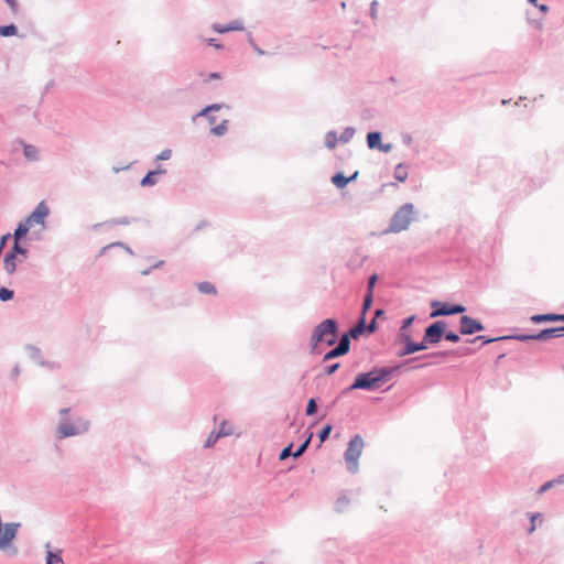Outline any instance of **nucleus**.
Returning <instances> with one entry per match:
<instances>
[{
    "mask_svg": "<svg viewBox=\"0 0 564 564\" xmlns=\"http://www.w3.org/2000/svg\"><path fill=\"white\" fill-rule=\"evenodd\" d=\"M500 339H501L500 337L494 338V337H488V336H484V335H478V336L474 337L473 339H470V343L479 341V343H481V346H485V345L491 344V343L500 340Z\"/></svg>",
    "mask_w": 564,
    "mask_h": 564,
    "instance_id": "58836bf2",
    "label": "nucleus"
},
{
    "mask_svg": "<svg viewBox=\"0 0 564 564\" xmlns=\"http://www.w3.org/2000/svg\"><path fill=\"white\" fill-rule=\"evenodd\" d=\"M384 372L380 367H372L369 371L359 372L354 381L351 389H359L365 391H375L382 387L386 382Z\"/></svg>",
    "mask_w": 564,
    "mask_h": 564,
    "instance_id": "7ed1b4c3",
    "label": "nucleus"
},
{
    "mask_svg": "<svg viewBox=\"0 0 564 564\" xmlns=\"http://www.w3.org/2000/svg\"><path fill=\"white\" fill-rule=\"evenodd\" d=\"M395 344H402V348L397 351V356L402 358L425 350V345L421 341H414L411 335L397 334Z\"/></svg>",
    "mask_w": 564,
    "mask_h": 564,
    "instance_id": "0eeeda50",
    "label": "nucleus"
},
{
    "mask_svg": "<svg viewBox=\"0 0 564 564\" xmlns=\"http://www.w3.org/2000/svg\"><path fill=\"white\" fill-rule=\"evenodd\" d=\"M172 150L166 148L164 150H162L155 158H154V163H159L161 161H167L172 158Z\"/></svg>",
    "mask_w": 564,
    "mask_h": 564,
    "instance_id": "a19ab883",
    "label": "nucleus"
},
{
    "mask_svg": "<svg viewBox=\"0 0 564 564\" xmlns=\"http://www.w3.org/2000/svg\"><path fill=\"white\" fill-rule=\"evenodd\" d=\"M221 78V74L218 73V72H214V73H209L207 78L205 79V82H210V80H216V79H220Z\"/></svg>",
    "mask_w": 564,
    "mask_h": 564,
    "instance_id": "0e129e2a",
    "label": "nucleus"
},
{
    "mask_svg": "<svg viewBox=\"0 0 564 564\" xmlns=\"http://www.w3.org/2000/svg\"><path fill=\"white\" fill-rule=\"evenodd\" d=\"M164 264V261L160 260L148 269L141 271L142 275H149L154 269H158Z\"/></svg>",
    "mask_w": 564,
    "mask_h": 564,
    "instance_id": "5fc2aeb1",
    "label": "nucleus"
},
{
    "mask_svg": "<svg viewBox=\"0 0 564 564\" xmlns=\"http://www.w3.org/2000/svg\"><path fill=\"white\" fill-rule=\"evenodd\" d=\"M392 143H381V145L377 149L383 153H389L392 150Z\"/></svg>",
    "mask_w": 564,
    "mask_h": 564,
    "instance_id": "bf43d9fd",
    "label": "nucleus"
},
{
    "mask_svg": "<svg viewBox=\"0 0 564 564\" xmlns=\"http://www.w3.org/2000/svg\"><path fill=\"white\" fill-rule=\"evenodd\" d=\"M339 367H340L339 362H334V364L327 365L323 368V373L326 376H332L339 369Z\"/></svg>",
    "mask_w": 564,
    "mask_h": 564,
    "instance_id": "49530a36",
    "label": "nucleus"
},
{
    "mask_svg": "<svg viewBox=\"0 0 564 564\" xmlns=\"http://www.w3.org/2000/svg\"><path fill=\"white\" fill-rule=\"evenodd\" d=\"M377 281H378V274L377 273H373V274H371L369 276L368 282H367L366 294L373 295V290H375Z\"/></svg>",
    "mask_w": 564,
    "mask_h": 564,
    "instance_id": "c03bdc74",
    "label": "nucleus"
},
{
    "mask_svg": "<svg viewBox=\"0 0 564 564\" xmlns=\"http://www.w3.org/2000/svg\"><path fill=\"white\" fill-rule=\"evenodd\" d=\"M332 183L337 188H345L349 183V178H347L343 172H337L332 176Z\"/></svg>",
    "mask_w": 564,
    "mask_h": 564,
    "instance_id": "5701e85b",
    "label": "nucleus"
},
{
    "mask_svg": "<svg viewBox=\"0 0 564 564\" xmlns=\"http://www.w3.org/2000/svg\"><path fill=\"white\" fill-rule=\"evenodd\" d=\"M20 373H21L20 367H19V365H15L11 370L10 377H11V379L14 380L20 376Z\"/></svg>",
    "mask_w": 564,
    "mask_h": 564,
    "instance_id": "69168bd1",
    "label": "nucleus"
},
{
    "mask_svg": "<svg viewBox=\"0 0 564 564\" xmlns=\"http://www.w3.org/2000/svg\"><path fill=\"white\" fill-rule=\"evenodd\" d=\"M541 513H531V533L536 529V521H541Z\"/></svg>",
    "mask_w": 564,
    "mask_h": 564,
    "instance_id": "4d7b16f0",
    "label": "nucleus"
},
{
    "mask_svg": "<svg viewBox=\"0 0 564 564\" xmlns=\"http://www.w3.org/2000/svg\"><path fill=\"white\" fill-rule=\"evenodd\" d=\"M151 172H153L154 175L158 176V175L165 174L166 173V169H164L163 165L158 164L154 170H151Z\"/></svg>",
    "mask_w": 564,
    "mask_h": 564,
    "instance_id": "e2e57ef3",
    "label": "nucleus"
},
{
    "mask_svg": "<svg viewBox=\"0 0 564 564\" xmlns=\"http://www.w3.org/2000/svg\"><path fill=\"white\" fill-rule=\"evenodd\" d=\"M317 413V402H316V399L314 398H311L308 401H307V404H306V408H305V414L307 416H313Z\"/></svg>",
    "mask_w": 564,
    "mask_h": 564,
    "instance_id": "ea45409f",
    "label": "nucleus"
},
{
    "mask_svg": "<svg viewBox=\"0 0 564 564\" xmlns=\"http://www.w3.org/2000/svg\"><path fill=\"white\" fill-rule=\"evenodd\" d=\"M14 296V292L8 288L1 286L0 288V301L8 302L12 300Z\"/></svg>",
    "mask_w": 564,
    "mask_h": 564,
    "instance_id": "37998d69",
    "label": "nucleus"
},
{
    "mask_svg": "<svg viewBox=\"0 0 564 564\" xmlns=\"http://www.w3.org/2000/svg\"><path fill=\"white\" fill-rule=\"evenodd\" d=\"M89 424L85 423L82 429L70 424L67 421H61L57 425L56 433L59 440L79 435L88 430Z\"/></svg>",
    "mask_w": 564,
    "mask_h": 564,
    "instance_id": "9b49d317",
    "label": "nucleus"
},
{
    "mask_svg": "<svg viewBox=\"0 0 564 564\" xmlns=\"http://www.w3.org/2000/svg\"><path fill=\"white\" fill-rule=\"evenodd\" d=\"M19 143L22 145L23 155L28 161L37 162L40 160V151L33 144H28L23 140H19Z\"/></svg>",
    "mask_w": 564,
    "mask_h": 564,
    "instance_id": "4468645a",
    "label": "nucleus"
},
{
    "mask_svg": "<svg viewBox=\"0 0 564 564\" xmlns=\"http://www.w3.org/2000/svg\"><path fill=\"white\" fill-rule=\"evenodd\" d=\"M339 142V139L337 137V132L335 130H330L326 132L325 134V147L329 150H334Z\"/></svg>",
    "mask_w": 564,
    "mask_h": 564,
    "instance_id": "412c9836",
    "label": "nucleus"
},
{
    "mask_svg": "<svg viewBox=\"0 0 564 564\" xmlns=\"http://www.w3.org/2000/svg\"><path fill=\"white\" fill-rule=\"evenodd\" d=\"M416 213L412 203L403 204L392 215L389 226L383 230V234H399L406 230L411 223L415 220Z\"/></svg>",
    "mask_w": 564,
    "mask_h": 564,
    "instance_id": "f03ea898",
    "label": "nucleus"
},
{
    "mask_svg": "<svg viewBox=\"0 0 564 564\" xmlns=\"http://www.w3.org/2000/svg\"><path fill=\"white\" fill-rule=\"evenodd\" d=\"M431 307L433 310L430 314L432 318L437 316H452L466 312V306L463 304H449L436 300L431 302Z\"/></svg>",
    "mask_w": 564,
    "mask_h": 564,
    "instance_id": "423d86ee",
    "label": "nucleus"
},
{
    "mask_svg": "<svg viewBox=\"0 0 564 564\" xmlns=\"http://www.w3.org/2000/svg\"><path fill=\"white\" fill-rule=\"evenodd\" d=\"M197 289L203 294H209V295L213 294L214 295L217 292L216 286L213 283L207 282V281L197 283Z\"/></svg>",
    "mask_w": 564,
    "mask_h": 564,
    "instance_id": "c85d7f7f",
    "label": "nucleus"
},
{
    "mask_svg": "<svg viewBox=\"0 0 564 564\" xmlns=\"http://www.w3.org/2000/svg\"><path fill=\"white\" fill-rule=\"evenodd\" d=\"M212 28L219 34L230 31H242L245 29L243 23L240 20H234L228 24L214 23Z\"/></svg>",
    "mask_w": 564,
    "mask_h": 564,
    "instance_id": "ddd939ff",
    "label": "nucleus"
},
{
    "mask_svg": "<svg viewBox=\"0 0 564 564\" xmlns=\"http://www.w3.org/2000/svg\"><path fill=\"white\" fill-rule=\"evenodd\" d=\"M444 338L451 343H458L460 340V337L457 333L453 330L446 332V328L444 329Z\"/></svg>",
    "mask_w": 564,
    "mask_h": 564,
    "instance_id": "09e8293b",
    "label": "nucleus"
},
{
    "mask_svg": "<svg viewBox=\"0 0 564 564\" xmlns=\"http://www.w3.org/2000/svg\"><path fill=\"white\" fill-rule=\"evenodd\" d=\"M25 350L29 357L39 366L44 367L46 365L45 359L42 356L41 349L33 345H26Z\"/></svg>",
    "mask_w": 564,
    "mask_h": 564,
    "instance_id": "f3484780",
    "label": "nucleus"
},
{
    "mask_svg": "<svg viewBox=\"0 0 564 564\" xmlns=\"http://www.w3.org/2000/svg\"><path fill=\"white\" fill-rule=\"evenodd\" d=\"M352 339H358L361 335L366 333V317L359 316L357 323L346 332Z\"/></svg>",
    "mask_w": 564,
    "mask_h": 564,
    "instance_id": "dca6fc26",
    "label": "nucleus"
},
{
    "mask_svg": "<svg viewBox=\"0 0 564 564\" xmlns=\"http://www.w3.org/2000/svg\"><path fill=\"white\" fill-rule=\"evenodd\" d=\"M345 354L343 351H340V349L335 346L334 348H332L330 350H328L324 356H323V361L326 362V361H329L332 359H335V358H338V357H341L344 356Z\"/></svg>",
    "mask_w": 564,
    "mask_h": 564,
    "instance_id": "e433bc0d",
    "label": "nucleus"
},
{
    "mask_svg": "<svg viewBox=\"0 0 564 564\" xmlns=\"http://www.w3.org/2000/svg\"><path fill=\"white\" fill-rule=\"evenodd\" d=\"M292 448H293V444H292V443H291V444H289L286 447H284V448L280 452V454H279V459H280V460H284V459L289 458L290 456H292V454L294 453V452L292 451Z\"/></svg>",
    "mask_w": 564,
    "mask_h": 564,
    "instance_id": "de8ad7c7",
    "label": "nucleus"
},
{
    "mask_svg": "<svg viewBox=\"0 0 564 564\" xmlns=\"http://www.w3.org/2000/svg\"><path fill=\"white\" fill-rule=\"evenodd\" d=\"M207 45L213 46V47H215L217 50L223 48V44L218 43L217 40L213 39V37L207 40Z\"/></svg>",
    "mask_w": 564,
    "mask_h": 564,
    "instance_id": "052dcab7",
    "label": "nucleus"
},
{
    "mask_svg": "<svg viewBox=\"0 0 564 564\" xmlns=\"http://www.w3.org/2000/svg\"><path fill=\"white\" fill-rule=\"evenodd\" d=\"M218 431H223L225 433L224 436H228L231 434V429L227 427V422L225 421L220 424Z\"/></svg>",
    "mask_w": 564,
    "mask_h": 564,
    "instance_id": "680f3d73",
    "label": "nucleus"
},
{
    "mask_svg": "<svg viewBox=\"0 0 564 564\" xmlns=\"http://www.w3.org/2000/svg\"><path fill=\"white\" fill-rule=\"evenodd\" d=\"M158 183L156 176L151 170L141 178L140 185L142 187H151Z\"/></svg>",
    "mask_w": 564,
    "mask_h": 564,
    "instance_id": "2f4dec72",
    "label": "nucleus"
},
{
    "mask_svg": "<svg viewBox=\"0 0 564 564\" xmlns=\"http://www.w3.org/2000/svg\"><path fill=\"white\" fill-rule=\"evenodd\" d=\"M558 336H563L561 327H550L539 333H531V340L546 341Z\"/></svg>",
    "mask_w": 564,
    "mask_h": 564,
    "instance_id": "f8f14e48",
    "label": "nucleus"
},
{
    "mask_svg": "<svg viewBox=\"0 0 564 564\" xmlns=\"http://www.w3.org/2000/svg\"><path fill=\"white\" fill-rule=\"evenodd\" d=\"M229 120L224 119L219 124L212 128L210 132L216 137H223L228 131Z\"/></svg>",
    "mask_w": 564,
    "mask_h": 564,
    "instance_id": "c756f323",
    "label": "nucleus"
},
{
    "mask_svg": "<svg viewBox=\"0 0 564 564\" xmlns=\"http://www.w3.org/2000/svg\"><path fill=\"white\" fill-rule=\"evenodd\" d=\"M312 437H313V433H310L308 436L306 437V440L300 444V446L296 448V451H294V453L292 454V456L294 458L301 457L306 452L307 447L310 446Z\"/></svg>",
    "mask_w": 564,
    "mask_h": 564,
    "instance_id": "473e14b6",
    "label": "nucleus"
},
{
    "mask_svg": "<svg viewBox=\"0 0 564 564\" xmlns=\"http://www.w3.org/2000/svg\"><path fill=\"white\" fill-rule=\"evenodd\" d=\"M415 319H416V315H410V316L403 318L401 327L398 330V334L410 335L408 329L410 328V326L413 324V322Z\"/></svg>",
    "mask_w": 564,
    "mask_h": 564,
    "instance_id": "7c9ffc66",
    "label": "nucleus"
},
{
    "mask_svg": "<svg viewBox=\"0 0 564 564\" xmlns=\"http://www.w3.org/2000/svg\"><path fill=\"white\" fill-rule=\"evenodd\" d=\"M351 339L352 338L347 333H344L336 346L340 349V351H343L346 355L349 352Z\"/></svg>",
    "mask_w": 564,
    "mask_h": 564,
    "instance_id": "a878e982",
    "label": "nucleus"
},
{
    "mask_svg": "<svg viewBox=\"0 0 564 564\" xmlns=\"http://www.w3.org/2000/svg\"><path fill=\"white\" fill-rule=\"evenodd\" d=\"M366 142L370 150L378 149L382 143V133L380 131L368 132Z\"/></svg>",
    "mask_w": 564,
    "mask_h": 564,
    "instance_id": "a211bd4d",
    "label": "nucleus"
},
{
    "mask_svg": "<svg viewBox=\"0 0 564 564\" xmlns=\"http://www.w3.org/2000/svg\"><path fill=\"white\" fill-rule=\"evenodd\" d=\"M447 354H448L447 351H435L432 354H426V355L406 359L402 364H399V365H394L391 367H380V368H381V371L386 373L384 375L386 382H389L394 376L400 373L402 367L405 365H411L412 362H414L416 360H422V359H426L430 357H445Z\"/></svg>",
    "mask_w": 564,
    "mask_h": 564,
    "instance_id": "6e6552de",
    "label": "nucleus"
},
{
    "mask_svg": "<svg viewBox=\"0 0 564 564\" xmlns=\"http://www.w3.org/2000/svg\"><path fill=\"white\" fill-rule=\"evenodd\" d=\"M111 225H129L131 224V219L127 216L113 218L109 221Z\"/></svg>",
    "mask_w": 564,
    "mask_h": 564,
    "instance_id": "3c124183",
    "label": "nucleus"
},
{
    "mask_svg": "<svg viewBox=\"0 0 564 564\" xmlns=\"http://www.w3.org/2000/svg\"><path fill=\"white\" fill-rule=\"evenodd\" d=\"M349 503H350L349 498L347 496L343 495L337 498L334 508L337 512H344Z\"/></svg>",
    "mask_w": 564,
    "mask_h": 564,
    "instance_id": "f704fd0d",
    "label": "nucleus"
},
{
    "mask_svg": "<svg viewBox=\"0 0 564 564\" xmlns=\"http://www.w3.org/2000/svg\"><path fill=\"white\" fill-rule=\"evenodd\" d=\"M555 486V481L549 480L545 484H543L540 489L538 490V495H542L549 489L553 488Z\"/></svg>",
    "mask_w": 564,
    "mask_h": 564,
    "instance_id": "6e6d98bb",
    "label": "nucleus"
},
{
    "mask_svg": "<svg viewBox=\"0 0 564 564\" xmlns=\"http://www.w3.org/2000/svg\"><path fill=\"white\" fill-rule=\"evenodd\" d=\"M6 3L9 6V8L11 9L12 12H17L18 11V2L17 0H4Z\"/></svg>",
    "mask_w": 564,
    "mask_h": 564,
    "instance_id": "338daca9",
    "label": "nucleus"
},
{
    "mask_svg": "<svg viewBox=\"0 0 564 564\" xmlns=\"http://www.w3.org/2000/svg\"><path fill=\"white\" fill-rule=\"evenodd\" d=\"M355 133H356V129L354 127L345 128V130L338 137L339 142L348 143L354 138Z\"/></svg>",
    "mask_w": 564,
    "mask_h": 564,
    "instance_id": "72a5a7b5",
    "label": "nucleus"
},
{
    "mask_svg": "<svg viewBox=\"0 0 564 564\" xmlns=\"http://www.w3.org/2000/svg\"><path fill=\"white\" fill-rule=\"evenodd\" d=\"M412 140L413 139H412L411 134H409V133L402 134V142H403V144L409 147V145H411Z\"/></svg>",
    "mask_w": 564,
    "mask_h": 564,
    "instance_id": "774afa93",
    "label": "nucleus"
},
{
    "mask_svg": "<svg viewBox=\"0 0 564 564\" xmlns=\"http://www.w3.org/2000/svg\"><path fill=\"white\" fill-rule=\"evenodd\" d=\"M338 332L339 325L335 318H326L317 324L310 338L311 354H316L321 345L334 346Z\"/></svg>",
    "mask_w": 564,
    "mask_h": 564,
    "instance_id": "f257e3e1",
    "label": "nucleus"
},
{
    "mask_svg": "<svg viewBox=\"0 0 564 564\" xmlns=\"http://www.w3.org/2000/svg\"><path fill=\"white\" fill-rule=\"evenodd\" d=\"M372 303H373V295L365 294V297H364V301H362L360 316L366 317L367 312L370 310Z\"/></svg>",
    "mask_w": 564,
    "mask_h": 564,
    "instance_id": "4c0bfd02",
    "label": "nucleus"
},
{
    "mask_svg": "<svg viewBox=\"0 0 564 564\" xmlns=\"http://www.w3.org/2000/svg\"><path fill=\"white\" fill-rule=\"evenodd\" d=\"M11 253L17 258L18 256H21L23 259H26L29 257V250L21 246L19 241H14L13 246L10 248Z\"/></svg>",
    "mask_w": 564,
    "mask_h": 564,
    "instance_id": "bb28decb",
    "label": "nucleus"
},
{
    "mask_svg": "<svg viewBox=\"0 0 564 564\" xmlns=\"http://www.w3.org/2000/svg\"><path fill=\"white\" fill-rule=\"evenodd\" d=\"M224 434H225V433H224L223 431H217V432L213 431V432L208 435V437H207V440H206V442H205V445H204V446H205L206 448H209V447L214 446V445H215V443H216L220 437H223V436H224Z\"/></svg>",
    "mask_w": 564,
    "mask_h": 564,
    "instance_id": "c9c22d12",
    "label": "nucleus"
},
{
    "mask_svg": "<svg viewBox=\"0 0 564 564\" xmlns=\"http://www.w3.org/2000/svg\"><path fill=\"white\" fill-rule=\"evenodd\" d=\"M485 330L484 324L468 315H462L459 318V333L462 335H473Z\"/></svg>",
    "mask_w": 564,
    "mask_h": 564,
    "instance_id": "9d476101",
    "label": "nucleus"
},
{
    "mask_svg": "<svg viewBox=\"0 0 564 564\" xmlns=\"http://www.w3.org/2000/svg\"><path fill=\"white\" fill-rule=\"evenodd\" d=\"M248 43L249 45L251 46V48L260 56H263V55H267L268 53L262 50L261 47L258 46V44L256 43V41L253 40V37L251 36V34H249V37H248Z\"/></svg>",
    "mask_w": 564,
    "mask_h": 564,
    "instance_id": "a18cd8bd",
    "label": "nucleus"
},
{
    "mask_svg": "<svg viewBox=\"0 0 564 564\" xmlns=\"http://www.w3.org/2000/svg\"><path fill=\"white\" fill-rule=\"evenodd\" d=\"M364 445V440L359 434L354 435L348 442L347 448L344 453V458L347 464V469L351 474L358 471V459L361 456Z\"/></svg>",
    "mask_w": 564,
    "mask_h": 564,
    "instance_id": "20e7f679",
    "label": "nucleus"
},
{
    "mask_svg": "<svg viewBox=\"0 0 564 564\" xmlns=\"http://www.w3.org/2000/svg\"><path fill=\"white\" fill-rule=\"evenodd\" d=\"M15 260H17V258L13 256V253H11V251H8L7 254L4 256V258H3L4 270L7 271L8 274H12L15 272V270H17Z\"/></svg>",
    "mask_w": 564,
    "mask_h": 564,
    "instance_id": "aec40b11",
    "label": "nucleus"
},
{
    "mask_svg": "<svg viewBox=\"0 0 564 564\" xmlns=\"http://www.w3.org/2000/svg\"><path fill=\"white\" fill-rule=\"evenodd\" d=\"M30 228L31 226L26 224L25 219L20 221L13 232L14 241H20L22 238H24L30 231Z\"/></svg>",
    "mask_w": 564,
    "mask_h": 564,
    "instance_id": "6ab92c4d",
    "label": "nucleus"
},
{
    "mask_svg": "<svg viewBox=\"0 0 564 564\" xmlns=\"http://www.w3.org/2000/svg\"><path fill=\"white\" fill-rule=\"evenodd\" d=\"M332 430L333 426L330 424H326L322 427V430L318 432V438L321 443L325 442L329 437Z\"/></svg>",
    "mask_w": 564,
    "mask_h": 564,
    "instance_id": "79ce46f5",
    "label": "nucleus"
},
{
    "mask_svg": "<svg viewBox=\"0 0 564 564\" xmlns=\"http://www.w3.org/2000/svg\"><path fill=\"white\" fill-rule=\"evenodd\" d=\"M406 169L408 167L404 163H399L394 169V173H393L394 178L402 183L405 182L408 178V175H409Z\"/></svg>",
    "mask_w": 564,
    "mask_h": 564,
    "instance_id": "b1692460",
    "label": "nucleus"
},
{
    "mask_svg": "<svg viewBox=\"0 0 564 564\" xmlns=\"http://www.w3.org/2000/svg\"><path fill=\"white\" fill-rule=\"evenodd\" d=\"M378 0H372V2L370 3L369 14L373 20L378 18Z\"/></svg>",
    "mask_w": 564,
    "mask_h": 564,
    "instance_id": "603ef678",
    "label": "nucleus"
},
{
    "mask_svg": "<svg viewBox=\"0 0 564 564\" xmlns=\"http://www.w3.org/2000/svg\"><path fill=\"white\" fill-rule=\"evenodd\" d=\"M223 108H229L228 105L221 102V104H210L206 107H204L196 116H205L212 112L219 111Z\"/></svg>",
    "mask_w": 564,
    "mask_h": 564,
    "instance_id": "393cba45",
    "label": "nucleus"
},
{
    "mask_svg": "<svg viewBox=\"0 0 564 564\" xmlns=\"http://www.w3.org/2000/svg\"><path fill=\"white\" fill-rule=\"evenodd\" d=\"M531 322L536 324L544 322H564V314L547 313L531 315Z\"/></svg>",
    "mask_w": 564,
    "mask_h": 564,
    "instance_id": "2eb2a0df",
    "label": "nucleus"
},
{
    "mask_svg": "<svg viewBox=\"0 0 564 564\" xmlns=\"http://www.w3.org/2000/svg\"><path fill=\"white\" fill-rule=\"evenodd\" d=\"M500 338L501 339H518V340H521V341H529V333H521V334H516V335H510V336H502Z\"/></svg>",
    "mask_w": 564,
    "mask_h": 564,
    "instance_id": "8fccbe9b",
    "label": "nucleus"
},
{
    "mask_svg": "<svg viewBox=\"0 0 564 564\" xmlns=\"http://www.w3.org/2000/svg\"><path fill=\"white\" fill-rule=\"evenodd\" d=\"M378 329V324L376 319H371L370 323H366V333L373 334Z\"/></svg>",
    "mask_w": 564,
    "mask_h": 564,
    "instance_id": "864d4df0",
    "label": "nucleus"
},
{
    "mask_svg": "<svg viewBox=\"0 0 564 564\" xmlns=\"http://www.w3.org/2000/svg\"><path fill=\"white\" fill-rule=\"evenodd\" d=\"M447 327V322L438 319L425 327L422 337V344L425 345V350L432 345H437L444 337V329Z\"/></svg>",
    "mask_w": 564,
    "mask_h": 564,
    "instance_id": "39448f33",
    "label": "nucleus"
},
{
    "mask_svg": "<svg viewBox=\"0 0 564 564\" xmlns=\"http://www.w3.org/2000/svg\"><path fill=\"white\" fill-rule=\"evenodd\" d=\"M531 6L539 8V10L543 13L549 11V7L546 4H539L538 0H531Z\"/></svg>",
    "mask_w": 564,
    "mask_h": 564,
    "instance_id": "13d9d810",
    "label": "nucleus"
},
{
    "mask_svg": "<svg viewBox=\"0 0 564 564\" xmlns=\"http://www.w3.org/2000/svg\"><path fill=\"white\" fill-rule=\"evenodd\" d=\"M46 551V561L45 564H55V563H63V558L61 556V551L52 552L50 550V543L45 544Z\"/></svg>",
    "mask_w": 564,
    "mask_h": 564,
    "instance_id": "4be33fe9",
    "label": "nucleus"
},
{
    "mask_svg": "<svg viewBox=\"0 0 564 564\" xmlns=\"http://www.w3.org/2000/svg\"><path fill=\"white\" fill-rule=\"evenodd\" d=\"M18 35V28L15 24L10 23L6 25H0V36L9 37Z\"/></svg>",
    "mask_w": 564,
    "mask_h": 564,
    "instance_id": "cd10ccee",
    "label": "nucleus"
},
{
    "mask_svg": "<svg viewBox=\"0 0 564 564\" xmlns=\"http://www.w3.org/2000/svg\"><path fill=\"white\" fill-rule=\"evenodd\" d=\"M50 215V208L47 204L42 200L40 202L33 212L25 218L26 224H29L31 227L33 225H40L42 228H45V219Z\"/></svg>",
    "mask_w": 564,
    "mask_h": 564,
    "instance_id": "1a4fd4ad",
    "label": "nucleus"
}]
</instances>
